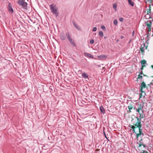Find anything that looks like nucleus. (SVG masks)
<instances>
[{
  "label": "nucleus",
  "mask_w": 153,
  "mask_h": 153,
  "mask_svg": "<svg viewBox=\"0 0 153 153\" xmlns=\"http://www.w3.org/2000/svg\"><path fill=\"white\" fill-rule=\"evenodd\" d=\"M145 45L144 44L143 45H142L140 48V50L141 51V54L143 55L144 53V47Z\"/></svg>",
  "instance_id": "f8f14e48"
},
{
  "label": "nucleus",
  "mask_w": 153,
  "mask_h": 153,
  "mask_svg": "<svg viewBox=\"0 0 153 153\" xmlns=\"http://www.w3.org/2000/svg\"><path fill=\"white\" fill-rule=\"evenodd\" d=\"M141 153H148V152L145 150H142Z\"/></svg>",
  "instance_id": "2f4dec72"
},
{
  "label": "nucleus",
  "mask_w": 153,
  "mask_h": 153,
  "mask_svg": "<svg viewBox=\"0 0 153 153\" xmlns=\"http://www.w3.org/2000/svg\"><path fill=\"white\" fill-rule=\"evenodd\" d=\"M84 54L87 56L91 58H93V56L92 55H91L89 53L85 52L84 53Z\"/></svg>",
  "instance_id": "dca6fc26"
},
{
  "label": "nucleus",
  "mask_w": 153,
  "mask_h": 153,
  "mask_svg": "<svg viewBox=\"0 0 153 153\" xmlns=\"http://www.w3.org/2000/svg\"><path fill=\"white\" fill-rule=\"evenodd\" d=\"M73 24L74 26L76 29L78 30H80V28L76 24V22L74 21H73Z\"/></svg>",
  "instance_id": "2eb2a0df"
},
{
  "label": "nucleus",
  "mask_w": 153,
  "mask_h": 153,
  "mask_svg": "<svg viewBox=\"0 0 153 153\" xmlns=\"http://www.w3.org/2000/svg\"><path fill=\"white\" fill-rule=\"evenodd\" d=\"M99 35L100 37H102L103 36V34L102 31H100L99 32Z\"/></svg>",
  "instance_id": "393cba45"
},
{
  "label": "nucleus",
  "mask_w": 153,
  "mask_h": 153,
  "mask_svg": "<svg viewBox=\"0 0 153 153\" xmlns=\"http://www.w3.org/2000/svg\"><path fill=\"white\" fill-rule=\"evenodd\" d=\"M18 3L20 6L24 9H27V3L25 2V0H18Z\"/></svg>",
  "instance_id": "7ed1b4c3"
},
{
  "label": "nucleus",
  "mask_w": 153,
  "mask_h": 153,
  "mask_svg": "<svg viewBox=\"0 0 153 153\" xmlns=\"http://www.w3.org/2000/svg\"><path fill=\"white\" fill-rule=\"evenodd\" d=\"M106 38H107V37H106V36H104V38L105 39H106Z\"/></svg>",
  "instance_id": "ea45409f"
},
{
  "label": "nucleus",
  "mask_w": 153,
  "mask_h": 153,
  "mask_svg": "<svg viewBox=\"0 0 153 153\" xmlns=\"http://www.w3.org/2000/svg\"><path fill=\"white\" fill-rule=\"evenodd\" d=\"M152 22L151 20H148L146 23L147 28H148L149 31H150L151 29Z\"/></svg>",
  "instance_id": "6e6552de"
},
{
  "label": "nucleus",
  "mask_w": 153,
  "mask_h": 153,
  "mask_svg": "<svg viewBox=\"0 0 153 153\" xmlns=\"http://www.w3.org/2000/svg\"><path fill=\"white\" fill-rule=\"evenodd\" d=\"M114 22V24L115 25H117L118 22H117V20L116 19H114V22Z\"/></svg>",
  "instance_id": "cd10ccee"
},
{
  "label": "nucleus",
  "mask_w": 153,
  "mask_h": 153,
  "mask_svg": "<svg viewBox=\"0 0 153 153\" xmlns=\"http://www.w3.org/2000/svg\"><path fill=\"white\" fill-rule=\"evenodd\" d=\"M82 77L85 79L88 78V75L85 73H83L82 74Z\"/></svg>",
  "instance_id": "ddd939ff"
},
{
  "label": "nucleus",
  "mask_w": 153,
  "mask_h": 153,
  "mask_svg": "<svg viewBox=\"0 0 153 153\" xmlns=\"http://www.w3.org/2000/svg\"><path fill=\"white\" fill-rule=\"evenodd\" d=\"M101 28L104 30H105L106 29L105 26L104 25H102L101 27Z\"/></svg>",
  "instance_id": "c756f323"
},
{
  "label": "nucleus",
  "mask_w": 153,
  "mask_h": 153,
  "mask_svg": "<svg viewBox=\"0 0 153 153\" xmlns=\"http://www.w3.org/2000/svg\"><path fill=\"white\" fill-rule=\"evenodd\" d=\"M131 42V40L129 42V43L130 42Z\"/></svg>",
  "instance_id": "37998d69"
},
{
  "label": "nucleus",
  "mask_w": 153,
  "mask_h": 153,
  "mask_svg": "<svg viewBox=\"0 0 153 153\" xmlns=\"http://www.w3.org/2000/svg\"><path fill=\"white\" fill-rule=\"evenodd\" d=\"M143 67L142 66V67L140 69L141 71H142V70L143 69Z\"/></svg>",
  "instance_id": "4c0bfd02"
},
{
  "label": "nucleus",
  "mask_w": 153,
  "mask_h": 153,
  "mask_svg": "<svg viewBox=\"0 0 153 153\" xmlns=\"http://www.w3.org/2000/svg\"><path fill=\"white\" fill-rule=\"evenodd\" d=\"M129 4L132 7L134 5V3L132 0H128Z\"/></svg>",
  "instance_id": "6ab92c4d"
},
{
  "label": "nucleus",
  "mask_w": 153,
  "mask_h": 153,
  "mask_svg": "<svg viewBox=\"0 0 153 153\" xmlns=\"http://www.w3.org/2000/svg\"><path fill=\"white\" fill-rule=\"evenodd\" d=\"M66 37H67V39H68V40H69L70 39L72 38L70 36V34L68 32H67L66 33Z\"/></svg>",
  "instance_id": "aec40b11"
},
{
  "label": "nucleus",
  "mask_w": 153,
  "mask_h": 153,
  "mask_svg": "<svg viewBox=\"0 0 153 153\" xmlns=\"http://www.w3.org/2000/svg\"><path fill=\"white\" fill-rule=\"evenodd\" d=\"M134 33V31L133 32V33Z\"/></svg>",
  "instance_id": "79ce46f5"
},
{
  "label": "nucleus",
  "mask_w": 153,
  "mask_h": 153,
  "mask_svg": "<svg viewBox=\"0 0 153 153\" xmlns=\"http://www.w3.org/2000/svg\"><path fill=\"white\" fill-rule=\"evenodd\" d=\"M135 111L137 112L139 115V117L141 118H144L146 117L145 114L144 112V109L141 110H137Z\"/></svg>",
  "instance_id": "20e7f679"
},
{
  "label": "nucleus",
  "mask_w": 153,
  "mask_h": 153,
  "mask_svg": "<svg viewBox=\"0 0 153 153\" xmlns=\"http://www.w3.org/2000/svg\"><path fill=\"white\" fill-rule=\"evenodd\" d=\"M94 41L93 39H92L90 41V43L91 44H92L94 43Z\"/></svg>",
  "instance_id": "473e14b6"
},
{
  "label": "nucleus",
  "mask_w": 153,
  "mask_h": 153,
  "mask_svg": "<svg viewBox=\"0 0 153 153\" xmlns=\"http://www.w3.org/2000/svg\"><path fill=\"white\" fill-rule=\"evenodd\" d=\"M124 37V36H120V38L121 39H122Z\"/></svg>",
  "instance_id": "e433bc0d"
},
{
  "label": "nucleus",
  "mask_w": 153,
  "mask_h": 153,
  "mask_svg": "<svg viewBox=\"0 0 153 153\" xmlns=\"http://www.w3.org/2000/svg\"><path fill=\"white\" fill-rule=\"evenodd\" d=\"M8 11L10 13L13 14L14 12V10L12 5L10 3H9L7 7Z\"/></svg>",
  "instance_id": "423d86ee"
},
{
  "label": "nucleus",
  "mask_w": 153,
  "mask_h": 153,
  "mask_svg": "<svg viewBox=\"0 0 153 153\" xmlns=\"http://www.w3.org/2000/svg\"><path fill=\"white\" fill-rule=\"evenodd\" d=\"M97 30V28L96 27H93V31H96Z\"/></svg>",
  "instance_id": "72a5a7b5"
},
{
  "label": "nucleus",
  "mask_w": 153,
  "mask_h": 153,
  "mask_svg": "<svg viewBox=\"0 0 153 153\" xmlns=\"http://www.w3.org/2000/svg\"><path fill=\"white\" fill-rule=\"evenodd\" d=\"M144 95V93L141 92V93H140V95H139V99H140V98H142V97H143L144 98V97H143V96Z\"/></svg>",
  "instance_id": "a878e982"
},
{
  "label": "nucleus",
  "mask_w": 153,
  "mask_h": 153,
  "mask_svg": "<svg viewBox=\"0 0 153 153\" xmlns=\"http://www.w3.org/2000/svg\"><path fill=\"white\" fill-rule=\"evenodd\" d=\"M60 37L61 39L62 40H65L66 39V37L64 33H62L60 35Z\"/></svg>",
  "instance_id": "4468645a"
},
{
  "label": "nucleus",
  "mask_w": 153,
  "mask_h": 153,
  "mask_svg": "<svg viewBox=\"0 0 153 153\" xmlns=\"http://www.w3.org/2000/svg\"><path fill=\"white\" fill-rule=\"evenodd\" d=\"M105 129V128L104 127H103V133L104 135L105 138L106 139H107L108 140V138L106 136V134L105 133V131H104Z\"/></svg>",
  "instance_id": "bb28decb"
},
{
  "label": "nucleus",
  "mask_w": 153,
  "mask_h": 153,
  "mask_svg": "<svg viewBox=\"0 0 153 153\" xmlns=\"http://www.w3.org/2000/svg\"><path fill=\"white\" fill-rule=\"evenodd\" d=\"M143 76H146V75L144 74H143Z\"/></svg>",
  "instance_id": "a19ab883"
},
{
  "label": "nucleus",
  "mask_w": 153,
  "mask_h": 153,
  "mask_svg": "<svg viewBox=\"0 0 153 153\" xmlns=\"http://www.w3.org/2000/svg\"><path fill=\"white\" fill-rule=\"evenodd\" d=\"M100 109L101 112L103 114H104L105 113V110L104 108L102 106H100Z\"/></svg>",
  "instance_id": "f3484780"
},
{
  "label": "nucleus",
  "mask_w": 153,
  "mask_h": 153,
  "mask_svg": "<svg viewBox=\"0 0 153 153\" xmlns=\"http://www.w3.org/2000/svg\"><path fill=\"white\" fill-rule=\"evenodd\" d=\"M143 105L140 103V104H138L137 107H134V110H141V109H143Z\"/></svg>",
  "instance_id": "0eeeda50"
},
{
  "label": "nucleus",
  "mask_w": 153,
  "mask_h": 153,
  "mask_svg": "<svg viewBox=\"0 0 153 153\" xmlns=\"http://www.w3.org/2000/svg\"><path fill=\"white\" fill-rule=\"evenodd\" d=\"M117 6L116 4H113V7L114 9H115V10H116V8H117Z\"/></svg>",
  "instance_id": "c85d7f7f"
},
{
  "label": "nucleus",
  "mask_w": 153,
  "mask_h": 153,
  "mask_svg": "<svg viewBox=\"0 0 153 153\" xmlns=\"http://www.w3.org/2000/svg\"><path fill=\"white\" fill-rule=\"evenodd\" d=\"M141 65H142V66L143 67H144L146 66V65H145L146 64V61L145 60H143L141 62Z\"/></svg>",
  "instance_id": "a211bd4d"
},
{
  "label": "nucleus",
  "mask_w": 153,
  "mask_h": 153,
  "mask_svg": "<svg viewBox=\"0 0 153 153\" xmlns=\"http://www.w3.org/2000/svg\"><path fill=\"white\" fill-rule=\"evenodd\" d=\"M70 44L73 46H76V44L74 42V41L73 40L72 38L70 39L69 40H68Z\"/></svg>",
  "instance_id": "9b49d317"
},
{
  "label": "nucleus",
  "mask_w": 153,
  "mask_h": 153,
  "mask_svg": "<svg viewBox=\"0 0 153 153\" xmlns=\"http://www.w3.org/2000/svg\"><path fill=\"white\" fill-rule=\"evenodd\" d=\"M139 74H140V75L143 74V72L142 71H140L139 72Z\"/></svg>",
  "instance_id": "f704fd0d"
},
{
  "label": "nucleus",
  "mask_w": 153,
  "mask_h": 153,
  "mask_svg": "<svg viewBox=\"0 0 153 153\" xmlns=\"http://www.w3.org/2000/svg\"><path fill=\"white\" fill-rule=\"evenodd\" d=\"M151 67L152 68V69H153V65H151Z\"/></svg>",
  "instance_id": "58836bf2"
},
{
  "label": "nucleus",
  "mask_w": 153,
  "mask_h": 153,
  "mask_svg": "<svg viewBox=\"0 0 153 153\" xmlns=\"http://www.w3.org/2000/svg\"><path fill=\"white\" fill-rule=\"evenodd\" d=\"M146 88V85L145 83L144 82H143L141 83V85L139 87V92H140L144 93V95L143 96V97H145V95H146L145 92V89Z\"/></svg>",
  "instance_id": "f03ea898"
},
{
  "label": "nucleus",
  "mask_w": 153,
  "mask_h": 153,
  "mask_svg": "<svg viewBox=\"0 0 153 153\" xmlns=\"http://www.w3.org/2000/svg\"><path fill=\"white\" fill-rule=\"evenodd\" d=\"M128 107L129 110V112H131V110L133 108L134 109V108L135 107V106L134 105L133 103L131 102L128 105Z\"/></svg>",
  "instance_id": "1a4fd4ad"
},
{
  "label": "nucleus",
  "mask_w": 153,
  "mask_h": 153,
  "mask_svg": "<svg viewBox=\"0 0 153 153\" xmlns=\"http://www.w3.org/2000/svg\"><path fill=\"white\" fill-rule=\"evenodd\" d=\"M137 79H140L141 80V82H143V76L142 75H140V74H139L138 76V77L137 78Z\"/></svg>",
  "instance_id": "4be33fe9"
},
{
  "label": "nucleus",
  "mask_w": 153,
  "mask_h": 153,
  "mask_svg": "<svg viewBox=\"0 0 153 153\" xmlns=\"http://www.w3.org/2000/svg\"><path fill=\"white\" fill-rule=\"evenodd\" d=\"M99 58H100V59H103L104 58H106L107 56L104 55H100L98 56Z\"/></svg>",
  "instance_id": "5701e85b"
},
{
  "label": "nucleus",
  "mask_w": 153,
  "mask_h": 153,
  "mask_svg": "<svg viewBox=\"0 0 153 153\" xmlns=\"http://www.w3.org/2000/svg\"><path fill=\"white\" fill-rule=\"evenodd\" d=\"M119 20L121 22H123V19L122 17H120L119 18Z\"/></svg>",
  "instance_id": "7c9ffc66"
},
{
  "label": "nucleus",
  "mask_w": 153,
  "mask_h": 153,
  "mask_svg": "<svg viewBox=\"0 0 153 153\" xmlns=\"http://www.w3.org/2000/svg\"><path fill=\"white\" fill-rule=\"evenodd\" d=\"M150 14V13H147V14L145 16V17L146 19H149L151 18Z\"/></svg>",
  "instance_id": "412c9836"
},
{
  "label": "nucleus",
  "mask_w": 153,
  "mask_h": 153,
  "mask_svg": "<svg viewBox=\"0 0 153 153\" xmlns=\"http://www.w3.org/2000/svg\"><path fill=\"white\" fill-rule=\"evenodd\" d=\"M50 7L51 10V12L55 14L56 16H57L58 15L59 13L57 12V10L53 6V4H51L50 6Z\"/></svg>",
  "instance_id": "39448f33"
},
{
  "label": "nucleus",
  "mask_w": 153,
  "mask_h": 153,
  "mask_svg": "<svg viewBox=\"0 0 153 153\" xmlns=\"http://www.w3.org/2000/svg\"><path fill=\"white\" fill-rule=\"evenodd\" d=\"M135 118L136 119L133 123L134 125L132 126L131 128L133 129V133L136 134V137L137 139L139 137H141L144 135L142 129L141 128L142 126L141 120L142 118L138 117H136Z\"/></svg>",
  "instance_id": "f257e3e1"
},
{
  "label": "nucleus",
  "mask_w": 153,
  "mask_h": 153,
  "mask_svg": "<svg viewBox=\"0 0 153 153\" xmlns=\"http://www.w3.org/2000/svg\"><path fill=\"white\" fill-rule=\"evenodd\" d=\"M149 9H147V13H151V7L150 5H149Z\"/></svg>",
  "instance_id": "b1692460"
},
{
  "label": "nucleus",
  "mask_w": 153,
  "mask_h": 153,
  "mask_svg": "<svg viewBox=\"0 0 153 153\" xmlns=\"http://www.w3.org/2000/svg\"><path fill=\"white\" fill-rule=\"evenodd\" d=\"M139 143V147H140L142 146H143V147L145 148V149H146V147H147V146H146L145 144H143L142 142V139H141V140L139 141V143Z\"/></svg>",
  "instance_id": "9d476101"
},
{
  "label": "nucleus",
  "mask_w": 153,
  "mask_h": 153,
  "mask_svg": "<svg viewBox=\"0 0 153 153\" xmlns=\"http://www.w3.org/2000/svg\"><path fill=\"white\" fill-rule=\"evenodd\" d=\"M148 1L151 3H152V2H153V0H148Z\"/></svg>",
  "instance_id": "c9c22d12"
}]
</instances>
